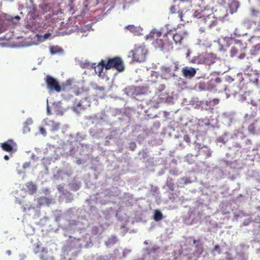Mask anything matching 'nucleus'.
<instances>
[{
	"label": "nucleus",
	"instance_id": "dca6fc26",
	"mask_svg": "<svg viewBox=\"0 0 260 260\" xmlns=\"http://www.w3.org/2000/svg\"><path fill=\"white\" fill-rule=\"evenodd\" d=\"M26 186L27 188V192L28 194H33L36 191V186L32 182H28Z\"/></svg>",
	"mask_w": 260,
	"mask_h": 260
},
{
	"label": "nucleus",
	"instance_id": "6ab92c4d",
	"mask_svg": "<svg viewBox=\"0 0 260 260\" xmlns=\"http://www.w3.org/2000/svg\"><path fill=\"white\" fill-rule=\"evenodd\" d=\"M230 7L232 10L231 13H233L234 11H237L238 8L239 7V4L237 2L233 1L230 4Z\"/></svg>",
	"mask_w": 260,
	"mask_h": 260
},
{
	"label": "nucleus",
	"instance_id": "f704fd0d",
	"mask_svg": "<svg viewBox=\"0 0 260 260\" xmlns=\"http://www.w3.org/2000/svg\"><path fill=\"white\" fill-rule=\"evenodd\" d=\"M191 53V51L189 50H188L187 52L186 53V57H188L190 56Z\"/></svg>",
	"mask_w": 260,
	"mask_h": 260
},
{
	"label": "nucleus",
	"instance_id": "f257e3e1",
	"mask_svg": "<svg viewBox=\"0 0 260 260\" xmlns=\"http://www.w3.org/2000/svg\"><path fill=\"white\" fill-rule=\"evenodd\" d=\"M194 15L199 19V23L200 25L205 24V26L204 27H201V28H203V29L211 28L212 27L215 26L217 24V20L214 17L213 14L205 16L201 14L200 12L196 11Z\"/></svg>",
	"mask_w": 260,
	"mask_h": 260
},
{
	"label": "nucleus",
	"instance_id": "4c0bfd02",
	"mask_svg": "<svg viewBox=\"0 0 260 260\" xmlns=\"http://www.w3.org/2000/svg\"><path fill=\"white\" fill-rule=\"evenodd\" d=\"M219 246L218 245H216L215 247V249H217V248H219Z\"/></svg>",
	"mask_w": 260,
	"mask_h": 260
},
{
	"label": "nucleus",
	"instance_id": "b1692460",
	"mask_svg": "<svg viewBox=\"0 0 260 260\" xmlns=\"http://www.w3.org/2000/svg\"><path fill=\"white\" fill-rule=\"evenodd\" d=\"M183 140L184 141H185L186 143L190 144V139L188 135H185L183 137Z\"/></svg>",
	"mask_w": 260,
	"mask_h": 260
},
{
	"label": "nucleus",
	"instance_id": "2f4dec72",
	"mask_svg": "<svg viewBox=\"0 0 260 260\" xmlns=\"http://www.w3.org/2000/svg\"><path fill=\"white\" fill-rule=\"evenodd\" d=\"M51 35L50 33H47L44 35V38L45 39H47L48 38V37Z\"/></svg>",
	"mask_w": 260,
	"mask_h": 260
},
{
	"label": "nucleus",
	"instance_id": "58836bf2",
	"mask_svg": "<svg viewBox=\"0 0 260 260\" xmlns=\"http://www.w3.org/2000/svg\"><path fill=\"white\" fill-rule=\"evenodd\" d=\"M196 242H197V240H193V243L194 244L196 243Z\"/></svg>",
	"mask_w": 260,
	"mask_h": 260
},
{
	"label": "nucleus",
	"instance_id": "39448f33",
	"mask_svg": "<svg viewBox=\"0 0 260 260\" xmlns=\"http://www.w3.org/2000/svg\"><path fill=\"white\" fill-rule=\"evenodd\" d=\"M45 82L49 89L51 91H56L57 92L61 91V86L57 80L50 76H47L45 78Z\"/></svg>",
	"mask_w": 260,
	"mask_h": 260
},
{
	"label": "nucleus",
	"instance_id": "a19ab883",
	"mask_svg": "<svg viewBox=\"0 0 260 260\" xmlns=\"http://www.w3.org/2000/svg\"><path fill=\"white\" fill-rule=\"evenodd\" d=\"M47 111H48V114H50V111H49V109H48V108Z\"/></svg>",
	"mask_w": 260,
	"mask_h": 260
},
{
	"label": "nucleus",
	"instance_id": "a878e982",
	"mask_svg": "<svg viewBox=\"0 0 260 260\" xmlns=\"http://www.w3.org/2000/svg\"><path fill=\"white\" fill-rule=\"evenodd\" d=\"M136 147V145L135 142H131L129 146V148L131 150L134 151Z\"/></svg>",
	"mask_w": 260,
	"mask_h": 260
},
{
	"label": "nucleus",
	"instance_id": "423d86ee",
	"mask_svg": "<svg viewBox=\"0 0 260 260\" xmlns=\"http://www.w3.org/2000/svg\"><path fill=\"white\" fill-rule=\"evenodd\" d=\"M90 106V102L87 98H85L77 103L75 102L73 106V109L75 112L79 113Z\"/></svg>",
	"mask_w": 260,
	"mask_h": 260
},
{
	"label": "nucleus",
	"instance_id": "412c9836",
	"mask_svg": "<svg viewBox=\"0 0 260 260\" xmlns=\"http://www.w3.org/2000/svg\"><path fill=\"white\" fill-rule=\"evenodd\" d=\"M125 28L133 33H136L138 32L137 27L134 25H127L125 27Z\"/></svg>",
	"mask_w": 260,
	"mask_h": 260
},
{
	"label": "nucleus",
	"instance_id": "6e6552de",
	"mask_svg": "<svg viewBox=\"0 0 260 260\" xmlns=\"http://www.w3.org/2000/svg\"><path fill=\"white\" fill-rule=\"evenodd\" d=\"M16 147V143L12 139H9L6 142L1 144L2 149L6 152H12L14 151Z\"/></svg>",
	"mask_w": 260,
	"mask_h": 260
},
{
	"label": "nucleus",
	"instance_id": "20e7f679",
	"mask_svg": "<svg viewBox=\"0 0 260 260\" xmlns=\"http://www.w3.org/2000/svg\"><path fill=\"white\" fill-rule=\"evenodd\" d=\"M132 53L133 58L136 61L141 62L145 61L147 51L144 47L141 46L136 47L132 51Z\"/></svg>",
	"mask_w": 260,
	"mask_h": 260
},
{
	"label": "nucleus",
	"instance_id": "393cba45",
	"mask_svg": "<svg viewBox=\"0 0 260 260\" xmlns=\"http://www.w3.org/2000/svg\"><path fill=\"white\" fill-rule=\"evenodd\" d=\"M39 131L41 134H42L44 136H46L47 135L46 131L45 129L43 127H39Z\"/></svg>",
	"mask_w": 260,
	"mask_h": 260
},
{
	"label": "nucleus",
	"instance_id": "c9c22d12",
	"mask_svg": "<svg viewBox=\"0 0 260 260\" xmlns=\"http://www.w3.org/2000/svg\"><path fill=\"white\" fill-rule=\"evenodd\" d=\"M4 159H5V160H9V156H8V155H5L4 156Z\"/></svg>",
	"mask_w": 260,
	"mask_h": 260
},
{
	"label": "nucleus",
	"instance_id": "9d476101",
	"mask_svg": "<svg viewBox=\"0 0 260 260\" xmlns=\"http://www.w3.org/2000/svg\"><path fill=\"white\" fill-rule=\"evenodd\" d=\"M43 122L45 125H47L51 127V131H56L59 129V123H56L53 120H50L47 118L44 120Z\"/></svg>",
	"mask_w": 260,
	"mask_h": 260
},
{
	"label": "nucleus",
	"instance_id": "9b49d317",
	"mask_svg": "<svg viewBox=\"0 0 260 260\" xmlns=\"http://www.w3.org/2000/svg\"><path fill=\"white\" fill-rule=\"evenodd\" d=\"M204 64L210 65L215 62L216 56L212 53H204Z\"/></svg>",
	"mask_w": 260,
	"mask_h": 260
},
{
	"label": "nucleus",
	"instance_id": "79ce46f5",
	"mask_svg": "<svg viewBox=\"0 0 260 260\" xmlns=\"http://www.w3.org/2000/svg\"><path fill=\"white\" fill-rule=\"evenodd\" d=\"M258 62H260V58L258 59Z\"/></svg>",
	"mask_w": 260,
	"mask_h": 260
},
{
	"label": "nucleus",
	"instance_id": "f3484780",
	"mask_svg": "<svg viewBox=\"0 0 260 260\" xmlns=\"http://www.w3.org/2000/svg\"><path fill=\"white\" fill-rule=\"evenodd\" d=\"M28 15L29 16L30 19H36L39 16V14L37 12V8L33 6L29 11Z\"/></svg>",
	"mask_w": 260,
	"mask_h": 260
},
{
	"label": "nucleus",
	"instance_id": "cd10ccee",
	"mask_svg": "<svg viewBox=\"0 0 260 260\" xmlns=\"http://www.w3.org/2000/svg\"><path fill=\"white\" fill-rule=\"evenodd\" d=\"M162 71L169 73L171 72V69L169 67H165L162 69Z\"/></svg>",
	"mask_w": 260,
	"mask_h": 260
},
{
	"label": "nucleus",
	"instance_id": "4468645a",
	"mask_svg": "<svg viewBox=\"0 0 260 260\" xmlns=\"http://www.w3.org/2000/svg\"><path fill=\"white\" fill-rule=\"evenodd\" d=\"M204 53H202L194 56L190 59V62L192 63L204 64Z\"/></svg>",
	"mask_w": 260,
	"mask_h": 260
},
{
	"label": "nucleus",
	"instance_id": "7c9ffc66",
	"mask_svg": "<svg viewBox=\"0 0 260 260\" xmlns=\"http://www.w3.org/2000/svg\"><path fill=\"white\" fill-rule=\"evenodd\" d=\"M168 186L170 190H171L172 191H173L174 190V188H173L174 184H173L170 183V184H168Z\"/></svg>",
	"mask_w": 260,
	"mask_h": 260
},
{
	"label": "nucleus",
	"instance_id": "ea45409f",
	"mask_svg": "<svg viewBox=\"0 0 260 260\" xmlns=\"http://www.w3.org/2000/svg\"><path fill=\"white\" fill-rule=\"evenodd\" d=\"M7 253H8V254H11V251L10 250H8L7 251Z\"/></svg>",
	"mask_w": 260,
	"mask_h": 260
},
{
	"label": "nucleus",
	"instance_id": "f03ea898",
	"mask_svg": "<svg viewBox=\"0 0 260 260\" xmlns=\"http://www.w3.org/2000/svg\"><path fill=\"white\" fill-rule=\"evenodd\" d=\"M106 70H108L111 68H114L119 72H122L124 69L123 62L121 58L119 57H115L113 58H108L106 61Z\"/></svg>",
	"mask_w": 260,
	"mask_h": 260
},
{
	"label": "nucleus",
	"instance_id": "c756f323",
	"mask_svg": "<svg viewBox=\"0 0 260 260\" xmlns=\"http://www.w3.org/2000/svg\"><path fill=\"white\" fill-rule=\"evenodd\" d=\"M251 13L252 15H256L259 13V11L254 9H251Z\"/></svg>",
	"mask_w": 260,
	"mask_h": 260
},
{
	"label": "nucleus",
	"instance_id": "bb28decb",
	"mask_svg": "<svg viewBox=\"0 0 260 260\" xmlns=\"http://www.w3.org/2000/svg\"><path fill=\"white\" fill-rule=\"evenodd\" d=\"M20 19V17L19 16H16L15 18H12L11 21L13 24H16L17 23L14 21V20H16L18 21Z\"/></svg>",
	"mask_w": 260,
	"mask_h": 260
},
{
	"label": "nucleus",
	"instance_id": "4be33fe9",
	"mask_svg": "<svg viewBox=\"0 0 260 260\" xmlns=\"http://www.w3.org/2000/svg\"><path fill=\"white\" fill-rule=\"evenodd\" d=\"M116 238L115 237H112L108 239L107 244V245H113L116 243Z\"/></svg>",
	"mask_w": 260,
	"mask_h": 260
},
{
	"label": "nucleus",
	"instance_id": "aec40b11",
	"mask_svg": "<svg viewBox=\"0 0 260 260\" xmlns=\"http://www.w3.org/2000/svg\"><path fill=\"white\" fill-rule=\"evenodd\" d=\"M50 51L51 54H55L57 53L62 52V50L58 47H51L50 48Z\"/></svg>",
	"mask_w": 260,
	"mask_h": 260
},
{
	"label": "nucleus",
	"instance_id": "7ed1b4c3",
	"mask_svg": "<svg viewBox=\"0 0 260 260\" xmlns=\"http://www.w3.org/2000/svg\"><path fill=\"white\" fill-rule=\"evenodd\" d=\"M194 150L197 151L195 156L198 157L200 155L204 156L205 158H209L211 155V151L210 148L202 144L195 142L194 143Z\"/></svg>",
	"mask_w": 260,
	"mask_h": 260
},
{
	"label": "nucleus",
	"instance_id": "5701e85b",
	"mask_svg": "<svg viewBox=\"0 0 260 260\" xmlns=\"http://www.w3.org/2000/svg\"><path fill=\"white\" fill-rule=\"evenodd\" d=\"M209 103L213 106L216 105L219 103V100L217 99H214L209 101Z\"/></svg>",
	"mask_w": 260,
	"mask_h": 260
},
{
	"label": "nucleus",
	"instance_id": "ddd939ff",
	"mask_svg": "<svg viewBox=\"0 0 260 260\" xmlns=\"http://www.w3.org/2000/svg\"><path fill=\"white\" fill-rule=\"evenodd\" d=\"M182 73L185 77H192L196 74V70L194 68L184 67L182 69Z\"/></svg>",
	"mask_w": 260,
	"mask_h": 260
},
{
	"label": "nucleus",
	"instance_id": "2eb2a0df",
	"mask_svg": "<svg viewBox=\"0 0 260 260\" xmlns=\"http://www.w3.org/2000/svg\"><path fill=\"white\" fill-rule=\"evenodd\" d=\"M164 40L162 41L161 39H157L156 40V43L157 44L158 46L162 49L166 46H168L170 45V43L168 41V37L167 35H164Z\"/></svg>",
	"mask_w": 260,
	"mask_h": 260
},
{
	"label": "nucleus",
	"instance_id": "e433bc0d",
	"mask_svg": "<svg viewBox=\"0 0 260 260\" xmlns=\"http://www.w3.org/2000/svg\"><path fill=\"white\" fill-rule=\"evenodd\" d=\"M175 70H177L178 69V65H177V64H176V65L175 66Z\"/></svg>",
	"mask_w": 260,
	"mask_h": 260
},
{
	"label": "nucleus",
	"instance_id": "a211bd4d",
	"mask_svg": "<svg viewBox=\"0 0 260 260\" xmlns=\"http://www.w3.org/2000/svg\"><path fill=\"white\" fill-rule=\"evenodd\" d=\"M163 218L162 214L158 210H156L154 211L153 215V219L156 221H159Z\"/></svg>",
	"mask_w": 260,
	"mask_h": 260
},
{
	"label": "nucleus",
	"instance_id": "72a5a7b5",
	"mask_svg": "<svg viewBox=\"0 0 260 260\" xmlns=\"http://www.w3.org/2000/svg\"><path fill=\"white\" fill-rule=\"evenodd\" d=\"M192 154H187L186 156V159L187 160H188L189 158H191V157H192Z\"/></svg>",
	"mask_w": 260,
	"mask_h": 260
},
{
	"label": "nucleus",
	"instance_id": "473e14b6",
	"mask_svg": "<svg viewBox=\"0 0 260 260\" xmlns=\"http://www.w3.org/2000/svg\"><path fill=\"white\" fill-rule=\"evenodd\" d=\"M170 10L172 12V13H175V11L176 10V8H175V6H172L171 7V9H170Z\"/></svg>",
	"mask_w": 260,
	"mask_h": 260
},
{
	"label": "nucleus",
	"instance_id": "f8f14e48",
	"mask_svg": "<svg viewBox=\"0 0 260 260\" xmlns=\"http://www.w3.org/2000/svg\"><path fill=\"white\" fill-rule=\"evenodd\" d=\"M187 33L185 31H181L176 32L172 36L174 41L176 44H181L184 36H186Z\"/></svg>",
	"mask_w": 260,
	"mask_h": 260
},
{
	"label": "nucleus",
	"instance_id": "1a4fd4ad",
	"mask_svg": "<svg viewBox=\"0 0 260 260\" xmlns=\"http://www.w3.org/2000/svg\"><path fill=\"white\" fill-rule=\"evenodd\" d=\"M106 60L102 59L101 61L96 65V63H93L91 64V68L94 69V71L99 76L103 72V69H106Z\"/></svg>",
	"mask_w": 260,
	"mask_h": 260
},
{
	"label": "nucleus",
	"instance_id": "c85d7f7f",
	"mask_svg": "<svg viewBox=\"0 0 260 260\" xmlns=\"http://www.w3.org/2000/svg\"><path fill=\"white\" fill-rule=\"evenodd\" d=\"M246 56V54L244 53H241L240 55L238 56V58L240 59H243Z\"/></svg>",
	"mask_w": 260,
	"mask_h": 260
},
{
	"label": "nucleus",
	"instance_id": "0eeeda50",
	"mask_svg": "<svg viewBox=\"0 0 260 260\" xmlns=\"http://www.w3.org/2000/svg\"><path fill=\"white\" fill-rule=\"evenodd\" d=\"M246 48L245 44L240 40H235V45L233 46L230 51V56L233 57L235 56L238 52L243 51Z\"/></svg>",
	"mask_w": 260,
	"mask_h": 260
}]
</instances>
